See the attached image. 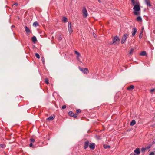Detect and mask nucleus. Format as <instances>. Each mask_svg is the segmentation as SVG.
<instances>
[{
  "instance_id": "f257e3e1",
  "label": "nucleus",
  "mask_w": 155,
  "mask_h": 155,
  "mask_svg": "<svg viewBox=\"0 0 155 155\" xmlns=\"http://www.w3.org/2000/svg\"><path fill=\"white\" fill-rule=\"evenodd\" d=\"M133 9L134 10V13L135 15H140V5H134Z\"/></svg>"
},
{
  "instance_id": "f03ea898",
  "label": "nucleus",
  "mask_w": 155,
  "mask_h": 155,
  "mask_svg": "<svg viewBox=\"0 0 155 155\" xmlns=\"http://www.w3.org/2000/svg\"><path fill=\"white\" fill-rule=\"evenodd\" d=\"M113 42L112 43L114 45H118L120 42V40L119 37L117 36H114L112 39Z\"/></svg>"
},
{
  "instance_id": "7ed1b4c3",
  "label": "nucleus",
  "mask_w": 155,
  "mask_h": 155,
  "mask_svg": "<svg viewBox=\"0 0 155 155\" xmlns=\"http://www.w3.org/2000/svg\"><path fill=\"white\" fill-rule=\"evenodd\" d=\"M83 15L84 18H86L88 16V14L87 10L85 8H84L82 10Z\"/></svg>"
},
{
  "instance_id": "20e7f679",
  "label": "nucleus",
  "mask_w": 155,
  "mask_h": 155,
  "mask_svg": "<svg viewBox=\"0 0 155 155\" xmlns=\"http://www.w3.org/2000/svg\"><path fill=\"white\" fill-rule=\"evenodd\" d=\"M68 30L70 34H71L73 32V30L72 28V25L70 22H68Z\"/></svg>"
},
{
  "instance_id": "39448f33",
  "label": "nucleus",
  "mask_w": 155,
  "mask_h": 155,
  "mask_svg": "<svg viewBox=\"0 0 155 155\" xmlns=\"http://www.w3.org/2000/svg\"><path fill=\"white\" fill-rule=\"evenodd\" d=\"M127 35L126 34L124 35L123 36L121 41V42L122 44H123L125 42V40L127 37Z\"/></svg>"
},
{
  "instance_id": "423d86ee",
  "label": "nucleus",
  "mask_w": 155,
  "mask_h": 155,
  "mask_svg": "<svg viewBox=\"0 0 155 155\" xmlns=\"http://www.w3.org/2000/svg\"><path fill=\"white\" fill-rule=\"evenodd\" d=\"M68 114L71 117H77V114H74L72 111H69L68 113Z\"/></svg>"
},
{
  "instance_id": "0eeeda50",
  "label": "nucleus",
  "mask_w": 155,
  "mask_h": 155,
  "mask_svg": "<svg viewBox=\"0 0 155 155\" xmlns=\"http://www.w3.org/2000/svg\"><path fill=\"white\" fill-rule=\"evenodd\" d=\"M132 3L133 5H140L138 1L137 0L134 1V0H131Z\"/></svg>"
},
{
  "instance_id": "6e6552de",
  "label": "nucleus",
  "mask_w": 155,
  "mask_h": 155,
  "mask_svg": "<svg viewBox=\"0 0 155 155\" xmlns=\"http://www.w3.org/2000/svg\"><path fill=\"white\" fill-rule=\"evenodd\" d=\"M134 152L136 153L137 155L140 154V148H137L134 150Z\"/></svg>"
},
{
  "instance_id": "1a4fd4ad",
  "label": "nucleus",
  "mask_w": 155,
  "mask_h": 155,
  "mask_svg": "<svg viewBox=\"0 0 155 155\" xmlns=\"http://www.w3.org/2000/svg\"><path fill=\"white\" fill-rule=\"evenodd\" d=\"M84 148L85 149H87L89 145V142L88 141L85 142L84 143Z\"/></svg>"
},
{
  "instance_id": "9d476101",
  "label": "nucleus",
  "mask_w": 155,
  "mask_h": 155,
  "mask_svg": "<svg viewBox=\"0 0 155 155\" xmlns=\"http://www.w3.org/2000/svg\"><path fill=\"white\" fill-rule=\"evenodd\" d=\"M95 144L94 143H91L89 145V147L91 149L93 150L95 148Z\"/></svg>"
},
{
  "instance_id": "9b49d317",
  "label": "nucleus",
  "mask_w": 155,
  "mask_h": 155,
  "mask_svg": "<svg viewBox=\"0 0 155 155\" xmlns=\"http://www.w3.org/2000/svg\"><path fill=\"white\" fill-rule=\"evenodd\" d=\"M145 2L147 6L150 7L151 5L150 4V0H145Z\"/></svg>"
},
{
  "instance_id": "f8f14e48",
  "label": "nucleus",
  "mask_w": 155,
  "mask_h": 155,
  "mask_svg": "<svg viewBox=\"0 0 155 155\" xmlns=\"http://www.w3.org/2000/svg\"><path fill=\"white\" fill-rule=\"evenodd\" d=\"M133 33H132V36H134L135 35L136 33L137 30V29L135 28H133Z\"/></svg>"
},
{
  "instance_id": "ddd939ff",
  "label": "nucleus",
  "mask_w": 155,
  "mask_h": 155,
  "mask_svg": "<svg viewBox=\"0 0 155 155\" xmlns=\"http://www.w3.org/2000/svg\"><path fill=\"white\" fill-rule=\"evenodd\" d=\"M83 72L86 74L88 73L89 72V71L88 69L87 68H84Z\"/></svg>"
},
{
  "instance_id": "4468645a",
  "label": "nucleus",
  "mask_w": 155,
  "mask_h": 155,
  "mask_svg": "<svg viewBox=\"0 0 155 155\" xmlns=\"http://www.w3.org/2000/svg\"><path fill=\"white\" fill-rule=\"evenodd\" d=\"M55 118V117L54 116H51L49 117L47 119V120H48L49 121L51 120H53Z\"/></svg>"
},
{
  "instance_id": "2eb2a0df",
  "label": "nucleus",
  "mask_w": 155,
  "mask_h": 155,
  "mask_svg": "<svg viewBox=\"0 0 155 155\" xmlns=\"http://www.w3.org/2000/svg\"><path fill=\"white\" fill-rule=\"evenodd\" d=\"M33 25L35 27H37L39 25V24L37 21H35L34 22Z\"/></svg>"
},
{
  "instance_id": "dca6fc26",
  "label": "nucleus",
  "mask_w": 155,
  "mask_h": 155,
  "mask_svg": "<svg viewBox=\"0 0 155 155\" xmlns=\"http://www.w3.org/2000/svg\"><path fill=\"white\" fill-rule=\"evenodd\" d=\"M25 31L27 33H29L30 32V31L28 28L26 26L25 27Z\"/></svg>"
},
{
  "instance_id": "f3484780",
  "label": "nucleus",
  "mask_w": 155,
  "mask_h": 155,
  "mask_svg": "<svg viewBox=\"0 0 155 155\" xmlns=\"http://www.w3.org/2000/svg\"><path fill=\"white\" fill-rule=\"evenodd\" d=\"M62 21H63L66 22L68 21V19L67 18L65 17H63L62 18Z\"/></svg>"
},
{
  "instance_id": "a211bd4d",
  "label": "nucleus",
  "mask_w": 155,
  "mask_h": 155,
  "mask_svg": "<svg viewBox=\"0 0 155 155\" xmlns=\"http://www.w3.org/2000/svg\"><path fill=\"white\" fill-rule=\"evenodd\" d=\"M136 123V121L134 120H133L130 123V125L131 126H134Z\"/></svg>"
},
{
  "instance_id": "6ab92c4d",
  "label": "nucleus",
  "mask_w": 155,
  "mask_h": 155,
  "mask_svg": "<svg viewBox=\"0 0 155 155\" xmlns=\"http://www.w3.org/2000/svg\"><path fill=\"white\" fill-rule=\"evenodd\" d=\"M32 40L33 42H35L37 41L36 37L35 36H33L32 38Z\"/></svg>"
},
{
  "instance_id": "aec40b11",
  "label": "nucleus",
  "mask_w": 155,
  "mask_h": 155,
  "mask_svg": "<svg viewBox=\"0 0 155 155\" xmlns=\"http://www.w3.org/2000/svg\"><path fill=\"white\" fill-rule=\"evenodd\" d=\"M146 51H143L140 54V55L142 56H144L146 55Z\"/></svg>"
},
{
  "instance_id": "412c9836",
  "label": "nucleus",
  "mask_w": 155,
  "mask_h": 155,
  "mask_svg": "<svg viewBox=\"0 0 155 155\" xmlns=\"http://www.w3.org/2000/svg\"><path fill=\"white\" fill-rule=\"evenodd\" d=\"M142 20L140 16H138L137 18V21H141Z\"/></svg>"
},
{
  "instance_id": "4be33fe9",
  "label": "nucleus",
  "mask_w": 155,
  "mask_h": 155,
  "mask_svg": "<svg viewBox=\"0 0 155 155\" xmlns=\"http://www.w3.org/2000/svg\"><path fill=\"white\" fill-rule=\"evenodd\" d=\"M134 86L133 85H130L129 87L127 88L128 90H131L134 89Z\"/></svg>"
},
{
  "instance_id": "5701e85b",
  "label": "nucleus",
  "mask_w": 155,
  "mask_h": 155,
  "mask_svg": "<svg viewBox=\"0 0 155 155\" xmlns=\"http://www.w3.org/2000/svg\"><path fill=\"white\" fill-rule=\"evenodd\" d=\"M104 148H110V146L107 145H104Z\"/></svg>"
},
{
  "instance_id": "b1692460",
  "label": "nucleus",
  "mask_w": 155,
  "mask_h": 155,
  "mask_svg": "<svg viewBox=\"0 0 155 155\" xmlns=\"http://www.w3.org/2000/svg\"><path fill=\"white\" fill-rule=\"evenodd\" d=\"M75 53L77 55V56H80V54L77 51H74Z\"/></svg>"
},
{
  "instance_id": "393cba45",
  "label": "nucleus",
  "mask_w": 155,
  "mask_h": 155,
  "mask_svg": "<svg viewBox=\"0 0 155 155\" xmlns=\"http://www.w3.org/2000/svg\"><path fill=\"white\" fill-rule=\"evenodd\" d=\"M134 49L133 48L131 49L130 51L129 52V54L130 55H131L133 54V52L134 51Z\"/></svg>"
},
{
  "instance_id": "a878e982",
  "label": "nucleus",
  "mask_w": 155,
  "mask_h": 155,
  "mask_svg": "<svg viewBox=\"0 0 155 155\" xmlns=\"http://www.w3.org/2000/svg\"><path fill=\"white\" fill-rule=\"evenodd\" d=\"M6 147L5 145V144H0V147L2 148H5Z\"/></svg>"
},
{
  "instance_id": "bb28decb",
  "label": "nucleus",
  "mask_w": 155,
  "mask_h": 155,
  "mask_svg": "<svg viewBox=\"0 0 155 155\" xmlns=\"http://www.w3.org/2000/svg\"><path fill=\"white\" fill-rule=\"evenodd\" d=\"M147 150L146 148H143V147L141 148V150L142 152H144L145 150Z\"/></svg>"
},
{
  "instance_id": "cd10ccee",
  "label": "nucleus",
  "mask_w": 155,
  "mask_h": 155,
  "mask_svg": "<svg viewBox=\"0 0 155 155\" xmlns=\"http://www.w3.org/2000/svg\"><path fill=\"white\" fill-rule=\"evenodd\" d=\"M35 57L37 58H38V59H39L40 58V56L39 55V54H38V53H35Z\"/></svg>"
},
{
  "instance_id": "c85d7f7f",
  "label": "nucleus",
  "mask_w": 155,
  "mask_h": 155,
  "mask_svg": "<svg viewBox=\"0 0 155 155\" xmlns=\"http://www.w3.org/2000/svg\"><path fill=\"white\" fill-rule=\"evenodd\" d=\"M45 83L47 84H49V81H48V79L47 78H46V79H45Z\"/></svg>"
},
{
  "instance_id": "c756f323",
  "label": "nucleus",
  "mask_w": 155,
  "mask_h": 155,
  "mask_svg": "<svg viewBox=\"0 0 155 155\" xmlns=\"http://www.w3.org/2000/svg\"><path fill=\"white\" fill-rule=\"evenodd\" d=\"M31 142L33 143L35 141V140L33 138H31L30 139Z\"/></svg>"
},
{
  "instance_id": "7c9ffc66",
  "label": "nucleus",
  "mask_w": 155,
  "mask_h": 155,
  "mask_svg": "<svg viewBox=\"0 0 155 155\" xmlns=\"http://www.w3.org/2000/svg\"><path fill=\"white\" fill-rule=\"evenodd\" d=\"M151 144H150L149 146H147L146 148H147V149H149L151 146Z\"/></svg>"
},
{
  "instance_id": "2f4dec72",
  "label": "nucleus",
  "mask_w": 155,
  "mask_h": 155,
  "mask_svg": "<svg viewBox=\"0 0 155 155\" xmlns=\"http://www.w3.org/2000/svg\"><path fill=\"white\" fill-rule=\"evenodd\" d=\"M79 69L82 72H83V70L84 69V68H80V67H79Z\"/></svg>"
},
{
  "instance_id": "473e14b6",
  "label": "nucleus",
  "mask_w": 155,
  "mask_h": 155,
  "mask_svg": "<svg viewBox=\"0 0 155 155\" xmlns=\"http://www.w3.org/2000/svg\"><path fill=\"white\" fill-rule=\"evenodd\" d=\"M66 106L65 105H63L62 107V109H65L66 108Z\"/></svg>"
},
{
  "instance_id": "72a5a7b5",
  "label": "nucleus",
  "mask_w": 155,
  "mask_h": 155,
  "mask_svg": "<svg viewBox=\"0 0 155 155\" xmlns=\"http://www.w3.org/2000/svg\"><path fill=\"white\" fill-rule=\"evenodd\" d=\"M77 113H78L81 112V110L80 109H78L77 110Z\"/></svg>"
},
{
  "instance_id": "f704fd0d",
  "label": "nucleus",
  "mask_w": 155,
  "mask_h": 155,
  "mask_svg": "<svg viewBox=\"0 0 155 155\" xmlns=\"http://www.w3.org/2000/svg\"><path fill=\"white\" fill-rule=\"evenodd\" d=\"M41 60L43 63H45V61H44V57H42L41 58Z\"/></svg>"
},
{
  "instance_id": "c9c22d12",
  "label": "nucleus",
  "mask_w": 155,
  "mask_h": 155,
  "mask_svg": "<svg viewBox=\"0 0 155 155\" xmlns=\"http://www.w3.org/2000/svg\"><path fill=\"white\" fill-rule=\"evenodd\" d=\"M149 155H155L153 152H151L150 153Z\"/></svg>"
},
{
  "instance_id": "e433bc0d",
  "label": "nucleus",
  "mask_w": 155,
  "mask_h": 155,
  "mask_svg": "<svg viewBox=\"0 0 155 155\" xmlns=\"http://www.w3.org/2000/svg\"><path fill=\"white\" fill-rule=\"evenodd\" d=\"M155 90V89H151V90H150V92L151 93H153V92H154V91Z\"/></svg>"
},
{
  "instance_id": "4c0bfd02",
  "label": "nucleus",
  "mask_w": 155,
  "mask_h": 155,
  "mask_svg": "<svg viewBox=\"0 0 155 155\" xmlns=\"http://www.w3.org/2000/svg\"><path fill=\"white\" fill-rule=\"evenodd\" d=\"M79 56H77V60L79 61H80V59L79 58Z\"/></svg>"
},
{
  "instance_id": "58836bf2",
  "label": "nucleus",
  "mask_w": 155,
  "mask_h": 155,
  "mask_svg": "<svg viewBox=\"0 0 155 155\" xmlns=\"http://www.w3.org/2000/svg\"><path fill=\"white\" fill-rule=\"evenodd\" d=\"M29 146L31 147H32L33 146V144L32 143H30L29 144Z\"/></svg>"
},
{
  "instance_id": "ea45409f",
  "label": "nucleus",
  "mask_w": 155,
  "mask_h": 155,
  "mask_svg": "<svg viewBox=\"0 0 155 155\" xmlns=\"http://www.w3.org/2000/svg\"><path fill=\"white\" fill-rule=\"evenodd\" d=\"M61 39H62V38L61 37V35H59V38H58L59 40H61Z\"/></svg>"
},
{
  "instance_id": "a19ab883",
  "label": "nucleus",
  "mask_w": 155,
  "mask_h": 155,
  "mask_svg": "<svg viewBox=\"0 0 155 155\" xmlns=\"http://www.w3.org/2000/svg\"><path fill=\"white\" fill-rule=\"evenodd\" d=\"M18 5V4L17 3H15L14 4V5H15L16 6H17Z\"/></svg>"
},
{
  "instance_id": "79ce46f5",
  "label": "nucleus",
  "mask_w": 155,
  "mask_h": 155,
  "mask_svg": "<svg viewBox=\"0 0 155 155\" xmlns=\"http://www.w3.org/2000/svg\"><path fill=\"white\" fill-rule=\"evenodd\" d=\"M153 144H154L155 143V139H154L153 140Z\"/></svg>"
},
{
  "instance_id": "37998d69",
  "label": "nucleus",
  "mask_w": 155,
  "mask_h": 155,
  "mask_svg": "<svg viewBox=\"0 0 155 155\" xmlns=\"http://www.w3.org/2000/svg\"><path fill=\"white\" fill-rule=\"evenodd\" d=\"M93 35H94V37H95L96 36V35L95 33H93Z\"/></svg>"
},
{
  "instance_id": "c03bdc74",
  "label": "nucleus",
  "mask_w": 155,
  "mask_h": 155,
  "mask_svg": "<svg viewBox=\"0 0 155 155\" xmlns=\"http://www.w3.org/2000/svg\"><path fill=\"white\" fill-rule=\"evenodd\" d=\"M98 1L100 3H101V2L100 0H98Z\"/></svg>"
},
{
  "instance_id": "a18cd8bd",
  "label": "nucleus",
  "mask_w": 155,
  "mask_h": 155,
  "mask_svg": "<svg viewBox=\"0 0 155 155\" xmlns=\"http://www.w3.org/2000/svg\"><path fill=\"white\" fill-rule=\"evenodd\" d=\"M139 38H141V36L140 35L139 36Z\"/></svg>"
},
{
  "instance_id": "49530a36",
  "label": "nucleus",
  "mask_w": 155,
  "mask_h": 155,
  "mask_svg": "<svg viewBox=\"0 0 155 155\" xmlns=\"http://www.w3.org/2000/svg\"><path fill=\"white\" fill-rule=\"evenodd\" d=\"M144 29V28L143 27V28H142V30L143 29Z\"/></svg>"
},
{
  "instance_id": "de8ad7c7",
  "label": "nucleus",
  "mask_w": 155,
  "mask_h": 155,
  "mask_svg": "<svg viewBox=\"0 0 155 155\" xmlns=\"http://www.w3.org/2000/svg\"><path fill=\"white\" fill-rule=\"evenodd\" d=\"M12 27H14V26H13V25H12Z\"/></svg>"
},
{
  "instance_id": "09e8293b",
  "label": "nucleus",
  "mask_w": 155,
  "mask_h": 155,
  "mask_svg": "<svg viewBox=\"0 0 155 155\" xmlns=\"http://www.w3.org/2000/svg\"><path fill=\"white\" fill-rule=\"evenodd\" d=\"M142 33V31L141 32V33Z\"/></svg>"
}]
</instances>
